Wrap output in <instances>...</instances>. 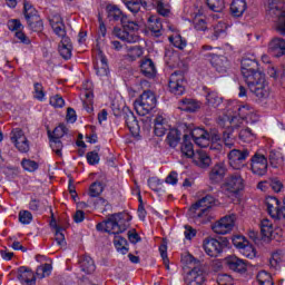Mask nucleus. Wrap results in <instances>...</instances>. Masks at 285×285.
<instances>
[{"mask_svg": "<svg viewBox=\"0 0 285 285\" xmlns=\"http://www.w3.org/2000/svg\"><path fill=\"white\" fill-rule=\"evenodd\" d=\"M209 10L213 12H222L224 10V0H206Z\"/></svg>", "mask_w": 285, "mask_h": 285, "instance_id": "obj_56", "label": "nucleus"}, {"mask_svg": "<svg viewBox=\"0 0 285 285\" xmlns=\"http://www.w3.org/2000/svg\"><path fill=\"white\" fill-rule=\"evenodd\" d=\"M244 257H247L248 259H254L257 255V250H255V247L247 240V244L239 250Z\"/></svg>", "mask_w": 285, "mask_h": 285, "instance_id": "obj_51", "label": "nucleus"}, {"mask_svg": "<svg viewBox=\"0 0 285 285\" xmlns=\"http://www.w3.org/2000/svg\"><path fill=\"white\" fill-rule=\"evenodd\" d=\"M194 28L195 30H198V32H206V30H208V23L206 22V19L195 18Z\"/></svg>", "mask_w": 285, "mask_h": 285, "instance_id": "obj_59", "label": "nucleus"}, {"mask_svg": "<svg viewBox=\"0 0 285 285\" xmlns=\"http://www.w3.org/2000/svg\"><path fill=\"white\" fill-rule=\"evenodd\" d=\"M17 277L23 285H37V276H35V272L28 267H19Z\"/></svg>", "mask_w": 285, "mask_h": 285, "instance_id": "obj_24", "label": "nucleus"}, {"mask_svg": "<svg viewBox=\"0 0 285 285\" xmlns=\"http://www.w3.org/2000/svg\"><path fill=\"white\" fill-rule=\"evenodd\" d=\"M269 52L274 57H284L285 55V40L283 38H274L269 42Z\"/></svg>", "mask_w": 285, "mask_h": 285, "instance_id": "obj_30", "label": "nucleus"}, {"mask_svg": "<svg viewBox=\"0 0 285 285\" xmlns=\"http://www.w3.org/2000/svg\"><path fill=\"white\" fill-rule=\"evenodd\" d=\"M114 245L117 253H120V255L128 254L129 248H128V240H126V238L119 235H116L114 238Z\"/></svg>", "mask_w": 285, "mask_h": 285, "instance_id": "obj_40", "label": "nucleus"}, {"mask_svg": "<svg viewBox=\"0 0 285 285\" xmlns=\"http://www.w3.org/2000/svg\"><path fill=\"white\" fill-rule=\"evenodd\" d=\"M261 233L263 237H267L271 239V237H275V226H273V222L271 219L265 218L261 222Z\"/></svg>", "mask_w": 285, "mask_h": 285, "instance_id": "obj_36", "label": "nucleus"}, {"mask_svg": "<svg viewBox=\"0 0 285 285\" xmlns=\"http://www.w3.org/2000/svg\"><path fill=\"white\" fill-rule=\"evenodd\" d=\"M279 3H284V0H268L267 12L271 17H276L274 28L285 37V10L279 7Z\"/></svg>", "mask_w": 285, "mask_h": 285, "instance_id": "obj_5", "label": "nucleus"}, {"mask_svg": "<svg viewBox=\"0 0 285 285\" xmlns=\"http://www.w3.org/2000/svg\"><path fill=\"white\" fill-rule=\"evenodd\" d=\"M220 188L226 195H237L244 190V178L239 174H232L226 177Z\"/></svg>", "mask_w": 285, "mask_h": 285, "instance_id": "obj_9", "label": "nucleus"}, {"mask_svg": "<svg viewBox=\"0 0 285 285\" xmlns=\"http://www.w3.org/2000/svg\"><path fill=\"white\" fill-rule=\"evenodd\" d=\"M191 137L195 141V145L199 146L200 148H208V146H210V139H213V136L208 134V131H205L203 128L193 129Z\"/></svg>", "mask_w": 285, "mask_h": 285, "instance_id": "obj_19", "label": "nucleus"}, {"mask_svg": "<svg viewBox=\"0 0 285 285\" xmlns=\"http://www.w3.org/2000/svg\"><path fill=\"white\" fill-rule=\"evenodd\" d=\"M180 153L181 155H184V157H187L188 159H190V157H195L196 151L193 147V142L184 140L180 147Z\"/></svg>", "mask_w": 285, "mask_h": 285, "instance_id": "obj_48", "label": "nucleus"}, {"mask_svg": "<svg viewBox=\"0 0 285 285\" xmlns=\"http://www.w3.org/2000/svg\"><path fill=\"white\" fill-rule=\"evenodd\" d=\"M149 24L148 28L155 35V37H161V30L164 26L161 24V20L157 18V16H151L148 18Z\"/></svg>", "mask_w": 285, "mask_h": 285, "instance_id": "obj_37", "label": "nucleus"}, {"mask_svg": "<svg viewBox=\"0 0 285 285\" xmlns=\"http://www.w3.org/2000/svg\"><path fill=\"white\" fill-rule=\"evenodd\" d=\"M104 193V184L95 181L89 187V197H99Z\"/></svg>", "mask_w": 285, "mask_h": 285, "instance_id": "obj_53", "label": "nucleus"}, {"mask_svg": "<svg viewBox=\"0 0 285 285\" xmlns=\"http://www.w3.org/2000/svg\"><path fill=\"white\" fill-rule=\"evenodd\" d=\"M22 168H24L28 173H35L39 168V164L35 160L22 159L21 161Z\"/></svg>", "mask_w": 285, "mask_h": 285, "instance_id": "obj_58", "label": "nucleus"}, {"mask_svg": "<svg viewBox=\"0 0 285 285\" xmlns=\"http://www.w3.org/2000/svg\"><path fill=\"white\" fill-rule=\"evenodd\" d=\"M96 229L119 235V233H125L126 226L121 225V214H114L107 220L97 224Z\"/></svg>", "mask_w": 285, "mask_h": 285, "instance_id": "obj_7", "label": "nucleus"}, {"mask_svg": "<svg viewBox=\"0 0 285 285\" xmlns=\"http://www.w3.org/2000/svg\"><path fill=\"white\" fill-rule=\"evenodd\" d=\"M168 40L173 45V47L178 48V50H184V48L188 46V41L186 40V38L181 37L179 32L169 36Z\"/></svg>", "mask_w": 285, "mask_h": 285, "instance_id": "obj_38", "label": "nucleus"}, {"mask_svg": "<svg viewBox=\"0 0 285 285\" xmlns=\"http://www.w3.org/2000/svg\"><path fill=\"white\" fill-rule=\"evenodd\" d=\"M157 6V12L161 17H168L170 14V4L166 0H154Z\"/></svg>", "mask_w": 285, "mask_h": 285, "instance_id": "obj_47", "label": "nucleus"}, {"mask_svg": "<svg viewBox=\"0 0 285 285\" xmlns=\"http://www.w3.org/2000/svg\"><path fill=\"white\" fill-rule=\"evenodd\" d=\"M50 273H52V265L48 263L40 265L36 271V275L38 279H43V277H49Z\"/></svg>", "mask_w": 285, "mask_h": 285, "instance_id": "obj_49", "label": "nucleus"}, {"mask_svg": "<svg viewBox=\"0 0 285 285\" xmlns=\"http://www.w3.org/2000/svg\"><path fill=\"white\" fill-rule=\"evenodd\" d=\"M94 68L99 79H108L110 71L108 70V60L104 56V52L97 51Z\"/></svg>", "mask_w": 285, "mask_h": 285, "instance_id": "obj_16", "label": "nucleus"}, {"mask_svg": "<svg viewBox=\"0 0 285 285\" xmlns=\"http://www.w3.org/2000/svg\"><path fill=\"white\" fill-rule=\"evenodd\" d=\"M226 265L230 271H234L235 273H246L248 265L246 264V261L240 259L237 256H227L225 258Z\"/></svg>", "mask_w": 285, "mask_h": 285, "instance_id": "obj_22", "label": "nucleus"}, {"mask_svg": "<svg viewBox=\"0 0 285 285\" xmlns=\"http://www.w3.org/2000/svg\"><path fill=\"white\" fill-rule=\"evenodd\" d=\"M140 70L145 77H155L157 75V68L155 62L150 59H144L140 63Z\"/></svg>", "mask_w": 285, "mask_h": 285, "instance_id": "obj_34", "label": "nucleus"}, {"mask_svg": "<svg viewBox=\"0 0 285 285\" xmlns=\"http://www.w3.org/2000/svg\"><path fill=\"white\" fill-rule=\"evenodd\" d=\"M29 208L33 213H43L48 208V200L33 198L29 203Z\"/></svg>", "mask_w": 285, "mask_h": 285, "instance_id": "obj_41", "label": "nucleus"}, {"mask_svg": "<svg viewBox=\"0 0 285 285\" xmlns=\"http://www.w3.org/2000/svg\"><path fill=\"white\" fill-rule=\"evenodd\" d=\"M217 284L218 285H233L234 284L233 276H230L228 274H219L217 276Z\"/></svg>", "mask_w": 285, "mask_h": 285, "instance_id": "obj_62", "label": "nucleus"}, {"mask_svg": "<svg viewBox=\"0 0 285 285\" xmlns=\"http://www.w3.org/2000/svg\"><path fill=\"white\" fill-rule=\"evenodd\" d=\"M215 204V197L207 195L204 198L196 202L188 210L191 219H200L203 224L210 222V210Z\"/></svg>", "mask_w": 285, "mask_h": 285, "instance_id": "obj_2", "label": "nucleus"}, {"mask_svg": "<svg viewBox=\"0 0 285 285\" xmlns=\"http://www.w3.org/2000/svg\"><path fill=\"white\" fill-rule=\"evenodd\" d=\"M202 108V104L195 99L185 98L179 104V109L184 110L185 112H195Z\"/></svg>", "mask_w": 285, "mask_h": 285, "instance_id": "obj_32", "label": "nucleus"}, {"mask_svg": "<svg viewBox=\"0 0 285 285\" xmlns=\"http://www.w3.org/2000/svg\"><path fill=\"white\" fill-rule=\"evenodd\" d=\"M66 135H68V128L65 125H59L52 132L48 131L50 148L57 157H63V142H61V139Z\"/></svg>", "mask_w": 285, "mask_h": 285, "instance_id": "obj_6", "label": "nucleus"}, {"mask_svg": "<svg viewBox=\"0 0 285 285\" xmlns=\"http://www.w3.org/2000/svg\"><path fill=\"white\" fill-rule=\"evenodd\" d=\"M250 157V149L243 148V149H232L228 155V161L230 168L234 170H242L244 168V163Z\"/></svg>", "mask_w": 285, "mask_h": 285, "instance_id": "obj_10", "label": "nucleus"}, {"mask_svg": "<svg viewBox=\"0 0 285 285\" xmlns=\"http://www.w3.org/2000/svg\"><path fill=\"white\" fill-rule=\"evenodd\" d=\"M256 282L258 285H275V282H273V275L266 271H261L257 273Z\"/></svg>", "mask_w": 285, "mask_h": 285, "instance_id": "obj_43", "label": "nucleus"}, {"mask_svg": "<svg viewBox=\"0 0 285 285\" xmlns=\"http://www.w3.org/2000/svg\"><path fill=\"white\" fill-rule=\"evenodd\" d=\"M250 171L257 177H264L268 173V159L263 154L256 153L250 158Z\"/></svg>", "mask_w": 285, "mask_h": 285, "instance_id": "obj_13", "label": "nucleus"}, {"mask_svg": "<svg viewBox=\"0 0 285 285\" xmlns=\"http://www.w3.org/2000/svg\"><path fill=\"white\" fill-rule=\"evenodd\" d=\"M239 138L242 141H245V144H250L252 141H255V134H253L250 128H245L240 130Z\"/></svg>", "mask_w": 285, "mask_h": 285, "instance_id": "obj_55", "label": "nucleus"}, {"mask_svg": "<svg viewBox=\"0 0 285 285\" xmlns=\"http://www.w3.org/2000/svg\"><path fill=\"white\" fill-rule=\"evenodd\" d=\"M168 120L164 115H157L155 118L154 132L156 137H164L168 130Z\"/></svg>", "mask_w": 285, "mask_h": 285, "instance_id": "obj_28", "label": "nucleus"}, {"mask_svg": "<svg viewBox=\"0 0 285 285\" xmlns=\"http://www.w3.org/2000/svg\"><path fill=\"white\" fill-rule=\"evenodd\" d=\"M246 0H233L230 11L234 17H242L246 12Z\"/></svg>", "mask_w": 285, "mask_h": 285, "instance_id": "obj_39", "label": "nucleus"}, {"mask_svg": "<svg viewBox=\"0 0 285 285\" xmlns=\"http://www.w3.org/2000/svg\"><path fill=\"white\" fill-rule=\"evenodd\" d=\"M124 108H126V105H124V102H119V100H114L111 104V110L115 117H121V112H124Z\"/></svg>", "mask_w": 285, "mask_h": 285, "instance_id": "obj_60", "label": "nucleus"}, {"mask_svg": "<svg viewBox=\"0 0 285 285\" xmlns=\"http://www.w3.org/2000/svg\"><path fill=\"white\" fill-rule=\"evenodd\" d=\"M203 248L209 257H217L224 252V245L215 238H205L203 240Z\"/></svg>", "mask_w": 285, "mask_h": 285, "instance_id": "obj_17", "label": "nucleus"}, {"mask_svg": "<svg viewBox=\"0 0 285 285\" xmlns=\"http://www.w3.org/2000/svg\"><path fill=\"white\" fill-rule=\"evenodd\" d=\"M49 102H50V106H52L53 108H63V106L66 105V101L59 95L52 96Z\"/></svg>", "mask_w": 285, "mask_h": 285, "instance_id": "obj_63", "label": "nucleus"}, {"mask_svg": "<svg viewBox=\"0 0 285 285\" xmlns=\"http://www.w3.org/2000/svg\"><path fill=\"white\" fill-rule=\"evenodd\" d=\"M284 262V252L283 250H276L272 254L269 258V266L271 268H277L281 263Z\"/></svg>", "mask_w": 285, "mask_h": 285, "instance_id": "obj_46", "label": "nucleus"}, {"mask_svg": "<svg viewBox=\"0 0 285 285\" xmlns=\"http://www.w3.org/2000/svg\"><path fill=\"white\" fill-rule=\"evenodd\" d=\"M226 173H228V167H226V163H216L209 171V181L212 184H219L224 179V177H226Z\"/></svg>", "mask_w": 285, "mask_h": 285, "instance_id": "obj_18", "label": "nucleus"}, {"mask_svg": "<svg viewBox=\"0 0 285 285\" xmlns=\"http://www.w3.org/2000/svg\"><path fill=\"white\" fill-rule=\"evenodd\" d=\"M184 236L187 242H193L197 237V229L190 225H184Z\"/></svg>", "mask_w": 285, "mask_h": 285, "instance_id": "obj_57", "label": "nucleus"}, {"mask_svg": "<svg viewBox=\"0 0 285 285\" xmlns=\"http://www.w3.org/2000/svg\"><path fill=\"white\" fill-rule=\"evenodd\" d=\"M142 55H144V49L139 46L127 48V59H129V61H137V59L142 57Z\"/></svg>", "mask_w": 285, "mask_h": 285, "instance_id": "obj_45", "label": "nucleus"}, {"mask_svg": "<svg viewBox=\"0 0 285 285\" xmlns=\"http://www.w3.org/2000/svg\"><path fill=\"white\" fill-rule=\"evenodd\" d=\"M235 222H237L235 214L226 215L212 226V230L216 233V235H228V233H232L233 228H235Z\"/></svg>", "mask_w": 285, "mask_h": 285, "instance_id": "obj_11", "label": "nucleus"}, {"mask_svg": "<svg viewBox=\"0 0 285 285\" xmlns=\"http://www.w3.org/2000/svg\"><path fill=\"white\" fill-rule=\"evenodd\" d=\"M11 142L19 150V153H28L30 150V142L23 134V130L16 128L10 132Z\"/></svg>", "mask_w": 285, "mask_h": 285, "instance_id": "obj_14", "label": "nucleus"}, {"mask_svg": "<svg viewBox=\"0 0 285 285\" xmlns=\"http://www.w3.org/2000/svg\"><path fill=\"white\" fill-rule=\"evenodd\" d=\"M108 19L110 21H121L124 29L115 28L114 35L125 41L126 43H137L139 41V36L135 32L139 30V21L131 20L128 16H124V12L116 4L107 6Z\"/></svg>", "mask_w": 285, "mask_h": 285, "instance_id": "obj_1", "label": "nucleus"}, {"mask_svg": "<svg viewBox=\"0 0 285 285\" xmlns=\"http://www.w3.org/2000/svg\"><path fill=\"white\" fill-rule=\"evenodd\" d=\"M24 8V18L30 28H35V23H37L38 30L43 28V23L39 21V17L37 16V9L32 7L29 2L23 3Z\"/></svg>", "mask_w": 285, "mask_h": 285, "instance_id": "obj_21", "label": "nucleus"}, {"mask_svg": "<svg viewBox=\"0 0 285 285\" xmlns=\"http://www.w3.org/2000/svg\"><path fill=\"white\" fill-rule=\"evenodd\" d=\"M125 122L131 135H139V121L137 120V117H135V114L132 111L128 110L127 112H125Z\"/></svg>", "mask_w": 285, "mask_h": 285, "instance_id": "obj_27", "label": "nucleus"}, {"mask_svg": "<svg viewBox=\"0 0 285 285\" xmlns=\"http://www.w3.org/2000/svg\"><path fill=\"white\" fill-rule=\"evenodd\" d=\"M209 57L210 63L213 68H215L216 72H219L220 75H226L228 72V68H230V61H228V58L217 56L215 53H209Z\"/></svg>", "mask_w": 285, "mask_h": 285, "instance_id": "obj_20", "label": "nucleus"}, {"mask_svg": "<svg viewBox=\"0 0 285 285\" xmlns=\"http://www.w3.org/2000/svg\"><path fill=\"white\" fill-rule=\"evenodd\" d=\"M222 97H219V94L215 91H210L206 96V102L209 108H219L222 106Z\"/></svg>", "mask_w": 285, "mask_h": 285, "instance_id": "obj_42", "label": "nucleus"}, {"mask_svg": "<svg viewBox=\"0 0 285 285\" xmlns=\"http://www.w3.org/2000/svg\"><path fill=\"white\" fill-rule=\"evenodd\" d=\"M33 97L38 101H46V90H43V85L39 82L33 85Z\"/></svg>", "mask_w": 285, "mask_h": 285, "instance_id": "obj_52", "label": "nucleus"}, {"mask_svg": "<svg viewBox=\"0 0 285 285\" xmlns=\"http://www.w3.org/2000/svg\"><path fill=\"white\" fill-rule=\"evenodd\" d=\"M157 106V97L150 90L145 91L138 99L134 102V108L140 117H146L150 111Z\"/></svg>", "mask_w": 285, "mask_h": 285, "instance_id": "obj_4", "label": "nucleus"}, {"mask_svg": "<svg viewBox=\"0 0 285 285\" xmlns=\"http://www.w3.org/2000/svg\"><path fill=\"white\" fill-rule=\"evenodd\" d=\"M228 24L226 22H218L214 26V31L208 36L212 41H217V39H224L228 35Z\"/></svg>", "mask_w": 285, "mask_h": 285, "instance_id": "obj_31", "label": "nucleus"}, {"mask_svg": "<svg viewBox=\"0 0 285 285\" xmlns=\"http://www.w3.org/2000/svg\"><path fill=\"white\" fill-rule=\"evenodd\" d=\"M258 68L259 65L257 63L255 56H246L240 61V70L245 81L254 79L256 73H262Z\"/></svg>", "mask_w": 285, "mask_h": 285, "instance_id": "obj_12", "label": "nucleus"}, {"mask_svg": "<svg viewBox=\"0 0 285 285\" xmlns=\"http://www.w3.org/2000/svg\"><path fill=\"white\" fill-rule=\"evenodd\" d=\"M237 115L240 117V119H248V116L250 115V108H248V106H243L237 107L236 111H233V109L228 107L227 114L218 118V124L222 126V128H228L232 124H235Z\"/></svg>", "mask_w": 285, "mask_h": 285, "instance_id": "obj_8", "label": "nucleus"}, {"mask_svg": "<svg viewBox=\"0 0 285 285\" xmlns=\"http://www.w3.org/2000/svg\"><path fill=\"white\" fill-rule=\"evenodd\" d=\"M193 161L198 168H208L212 164L210 156L204 149H199L193 156Z\"/></svg>", "mask_w": 285, "mask_h": 285, "instance_id": "obj_26", "label": "nucleus"}, {"mask_svg": "<svg viewBox=\"0 0 285 285\" xmlns=\"http://www.w3.org/2000/svg\"><path fill=\"white\" fill-rule=\"evenodd\" d=\"M58 50L63 59H70V57H72V43L70 42V38L61 39Z\"/></svg>", "mask_w": 285, "mask_h": 285, "instance_id": "obj_33", "label": "nucleus"}, {"mask_svg": "<svg viewBox=\"0 0 285 285\" xmlns=\"http://www.w3.org/2000/svg\"><path fill=\"white\" fill-rule=\"evenodd\" d=\"M253 95L258 101H266L271 97V87L266 82V76L264 73H256L254 78L245 81Z\"/></svg>", "mask_w": 285, "mask_h": 285, "instance_id": "obj_3", "label": "nucleus"}, {"mask_svg": "<svg viewBox=\"0 0 285 285\" xmlns=\"http://www.w3.org/2000/svg\"><path fill=\"white\" fill-rule=\"evenodd\" d=\"M268 160L272 168H283L285 164L284 154L279 149L269 150Z\"/></svg>", "mask_w": 285, "mask_h": 285, "instance_id": "obj_29", "label": "nucleus"}, {"mask_svg": "<svg viewBox=\"0 0 285 285\" xmlns=\"http://www.w3.org/2000/svg\"><path fill=\"white\" fill-rule=\"evenodd\" d=\"M186 80L184 79V73L181 71H175L169 78V90L173 95L181 96L186 92V87L184 86Z\"/></svg>", "mask_w": 285, "mask_h": 285, "instance_id": "obj_15", "label": "nucleus"}, {"mask_svg": "<svg viewBox=\"0 0 285 285\" xmlns=\"http://www.w3.org/2000/svg\"><path fill=\"white\" fill-rule=\"evenodd\" d=\"M233 245L235 246V248H238V250H240L243 247L246 246V244L248 243V240L246 239V237L244 236H234L232 238Z\"/></svg>", "mask_w": 285, "mask_h": 285, "instance_id": "obj_61", "label": "nucleus"}, {"mask_svg": "<svg viewBox=\"0 0 285 285\" xmlns=\"http://www.w3.org/2000/svg\"><path fill=\"white\" fill-rule=\"evenodd\" d=\"M19 222L21 224H30L32 222V213L28 210H22L19 213Z\"/></svg>", "mask_w": 285, "mask_h": 285, "instance_id": "obj_64", "label": "nucleus"}, {"mask_svg": "<svg viewBox=\"0 0 285 285\" xmlns=\"http://www.w3.org/2000/svg\"><path fill=\"white\" fill-rule=\"evenodd\" d=\"M125 6L132 12L134 14H137L139 10H141V3H144V0H122Z\"/></svg>", "mask_w": 285, "mask_h": 285, "instance_id": "obj_50", "label": "nucleus"}, {"mask_svg": "<svg viewBox=\"0 0 285 285\" xmlns=\"http://www.w3.org/2000/svg\"><path fill=\"white\" fill-rule=\"evenodd\" d=\"M80 271L90 275V273H95V261L90 256H82L79 259Z\"/></svg>", "mask_w": 285, "mask_h": 285, "instance_id": "obj_35", "label": "nucleus"}, {"mask_svg": "<svg viewBox=\"0 0 285 285\" xmlns=\"http://www.w3.org/2000/svg\"><path fill=\"white\" fill-rule=\"evenodd\" d=\"M49 21L57 37H60V39H68L66 36V24L63 23V18H61V16L55 14Z\"/></svg>", "mask_w": 285, "mask_h": 285, "instance_id": "obj_25", "label": "nucleus"}, {"mask_svg": "<svg viewBox=\"0 0 285 285\" xmlns=\"http://www.w3.org/2000/svg\"><path fill=\"white\" fill-rule=\"evenodd\" d=\"M269 77L275 79L276 81H284L285 79V70L283 68L275 69V67L269 68L268 70Z\"/></svg>", "mask_w": 285, "mask_h": 285, "instance_id": "obj_54", "label": "nucleus"}, {"mask_svg": "<svg viewBox=\"0 0 285 285\" xmlns=\"http://www.w3.org/2000/svg\"><path fill=\"white\" fill-rule=\"evenodd\" d=\"M181 139V134L178 129H170L167 135V144L170 146V148H177V145L179 144Z\"/></svg>", "mask_w": 285, "mask_h": 285, "instance_id": "obj_44", "label": "nucleus"}, {"mask_svg": "<svg viewBox=\"0 0 285 285\" xmlns=\"http://www.w3.org/2000/svg\"><path fill=\"white\" fill-rule=\"evenodd\" d=\"M187 285H203L206 282L204 271L199 267H194L185 277Z\"/></svg>", "mask_w": 285, "mask_h": 285, "instance_id": "obj_23", "label": "nucleus"}]
</instances>
